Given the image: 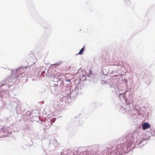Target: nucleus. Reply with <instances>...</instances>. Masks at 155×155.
<instances>
[{"label":"nucleus","instance_id":"1","mask_svg":"<svg viewBox=\"0 0 155 155\" xmlns=\"http://www.w3.org/2000/svg\"><path fill=\"white\" fill-rule=\"evenodd\" d=\"M150 125L148 123H146V130L147 129L150 128Z\"/></svg>","mask_w":155,"mask_h":155},{"label":"nucleus","instance_id":"2","mask_svg":"<svg viewBox=\"0 0 155 155\" xmlns=\"http://www.w3.org/2000/svg\"><path fill=\"white\" fill-rule=\"evenodd\" d=\"M84 47L82 48L81 49V50H80V51L79 52V53H78V54H80V55L82 54H83V51H84Z\"/></svg>","mask_w":155,"mask_h":155},{"label":"nucleus","instance_id":"3","mask_svg":"<svg viewBox=\"0 0 155 155\" xmlns=\"http://www.w3.org/2000/svg\"><path fill=\"white\" fill-rule=\"evenodd\" d=\"M143 130H145V123H143Z\"/></svg>","mask_w":155,"mask_h":155},{"label":"nucleus","instance_id":"4","mask_svg":"<svg viewBox=\"0 0 155 155\" xmlns=\"http://www.w3.org/2000/svg\"><path fill=\"white\" fill-rule=\"evenodd\" d=\"M152 129H150V131L149 132L150 133V134H151V132H152Z\"/></svg>","mask_w":155,"mask_h":155},{"label":"nucleus","instance_id":"5","mask_svg":"<svg viewBox=\"0 0 155 155\" xmlns=\"http://www.w3.org/2000/svg\"><path fill=\"white\" fill-rule=\"evenodd\" d=\"M130 1H128L127 3L128 4H130Z\"/></svg>","mask_w":155,"mask_h":155},{"label":"nucleus","instance_id":"6","mask_svg":"<svg viewBox=\"0 0 155 155\" xmlns=\"http://www.w3.org/2000/svg\"><path fill=\"white\" fill-rule=\"evenodd\" d=\"M125 98H124V100H126V99H126V97H125Z\"/></svg>","mask_w":155,"mask_h":155}]
</instances>
